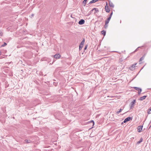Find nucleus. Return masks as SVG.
<instances>
[{
    "label": "nucleus",
    "mask_w": 151,
    "mask_h": 151,
    "mask_svg": "<svg viewBox=\"0 0 151 151\" xmlns=\"http://www.w3.org/2000/svg\"><path fill=\"white\" fill-rule=\"evenodd\" d=\"M135 100H134L129 104V106L130 107L131 109L133 108L134 106V105L135 103Z\"/></svg>",
    "instance_id": "obj_1"
},
{
    "label": "nucleus",
    "mask_w": 151,
    "mask_h": 151,
    "mask_svg": "<svg viewBox=\"0 0 151 151\" xmlns=\"http://www.w3.org/2000/svg\"><path fill=\"white\" fill-rule=\"evenodd\" d=\"M133 88L135 90L137 91H138V94H139L141 91H142V89L139 87H133Z\"/></svg>",
    "instance_id": "obj_2"
},
{
    "label": "nucleus",
    "mask_w": 151,
    "mask_h": 151,
    "mask_svg": "<svg viewBox=\"0 0 151 151\" xmlns=\"http://www.w3.org/2000/svg\"><path fill=\"white\" fill-rule=\"evenodd\" d=\"M132 118H131L130 117H128L127 118H126L124 120V121L123 122H122V124H123V123H125L127 122L130 121V120L132 119Z\"/></svg>",
    "instance_id": "obj_3"
},
{
    "label": "nucleus",
    "mask_w": 151,
    "mask_h": 151,
    "mask_svg": "<svg viewBox=\"0 0 151 151\" xmlns=\"http://www.w3.org/2000/svg\"><path fill=\"white\" fill-rule=\"evenodd\" d=\"M136 64L137 63H136L132 65L131 66L129 67V69L132 70H134L135 68V67H136Z\"/></svg>",
    "instance_id": "obj_4"
},
{
    "label": "nucleus",
    "mask_w": 151,
    "mask_h": 151,
    "mask_svg": "<svg viewBox=\"0 0 151 151\" xmlns=\"http://www.w3.org/2000/svg\"><path fill=\"white\" fill-rule=\"evenodd\" d=\"M143 127V126L140 125L137 127V131L139 132H141V130Z\"/></svg>",
    "instance_id": "obj_5"
},
{
    "label": "nucleus",
    "mask_w": 151,
    "mask_h": 151,
    "mask_svg": "<svg viewBox=\"0 0 151 151\" xmlns=\"http://www.w3.org/2000/svg\"><path fill=\"white\" fill-rule=\"evenodd\" d=\"M85 23V21L83 19H81L78 22V24L80 25L83 24Z\"/></svg>",
    "instance_id": "obj_6"
},
{
    "label": "nucleus",
    "mask_w": 151,
    "mask_h": 151,
    "mask_svg": "<svg viewBox=\"0 0 151 151\" xmlns=\"http://www.w3.org/2000/svg\"><path fill=\"white\" fill-rule=\"evenodd\" d=\"M105 9L107 12L108 13L110 12V10L108 8V6H107V4L106 5L105 7Z\"/></svg>",
    "instance_id": "obj_7"
},
{
    "label": "nucleus",
    "mask_w": 151,
    "mask_h": 151,
    "mask_svg": "<svg viewBox=\"0 0 151 151\" xmlns=\"http://www.w3.org/2000/svg\"><path fill=\"white\" fill-rule=\"evenodd\" d=\"M54 57L56 59H59L60 58V55L59 54H55L54 55Z\"/></svg>",
    "instance_id": "obj_8"
},
{
    "label": "nucleus",
    "mask_w": 151,
    "mask_h": 151,
    "mask_svg": "<svg viewBox=\"0 0 151 151\" xmlns=\"http://www.w3.org/2000/svg\"><path fill=\"white\" fill-rule=\"evenodd\" d=\"M147 96H144L142 97H141L139 99V100L140 101H142L145 99L147 97Z\"/></svg>",
    "instance_id": "obj_9"
},
{
    "label": "nucleus",
    "mask_w": 151,
    "mask_h": 151,
    "mask_svg": "<svg viewBox=\"0 0 151 151\" xmlns=\"http://www.w3.org/2000/svg\"><path fill=\"white\" fill-rule=\"evenodd\" d=\"M111 19V18L109 17L108 18V19H107L106 20V21H105V23H106V24H108Z\"/></svg>",
    "instance_id": "obj_10"
},
{
    "label": "nucleus",
    "mask_w": 151,
    "mask_h": 151,
    "mask_svg": "<svg viewBox=\"0 0 151 151\" xmlns=\"http://www.w3.org/2000/svg\"><path fill=\"white\" fill-rule=\"evenodd\" d=\"M109 6H110L112 7H114V5L113 3L111 2H109Z\"/></svg>",
    "instance_id": "obj_11"
},
{
    "label": "nucleus",
    "mask_w": 151,
    "mask_h": 151,
    "mask_svg": "<svg viewBox=\"0 0 151 151\" xmlns=\"http://www.w3.org/2000/svg\"><path fill=\"white\" fill-rule=\"evenodd\" d=\"M84 42H85V39H83L82 40L81 42L80 45L83 46V45L84 44Z\"/></svg>",
    "instance_id": "obj_12"
},
{
    "label": "nucleus",
    "mask_w": 151,
    "mask_h": 151,
    "mask_svg": "<svg viewBox=\"0 0 151 151\" xmlns=\"http://www.w3.org/2000/svg\"><path fill=\"white\" fill-rule=\"evenodd\" d=\"M99 0H92L90 1L89 4H91L94 3H95L96 1H98Z\"/></svg>",
    "instance_id": "obj_13"
},
{
    "label": "nucleus",
    "mask_w": 151,
    "mask_h": 151,
    "mask_svg": "<svg viewBox=\"0 0 151 151\" xmlns=\"http://www.w3.org/2000/svg\"><path fill=\"white\" fill-rule=\"evenodd\" d=\"M142 140H143V139H142V138H141L140 139V140L137 142V143L138 144H139V143H140L141 142H142Z\"/></svg>",
    "instance_id": "obj_14"
},
{
    "label": "nucleus",
    "mask_w": 151,
    "mask_h": 151,
    "mask_svg": "<svg viewBox=\"0 0 151 151\" xmlns=\"http://www.w3.org/2000/svg\"><path fill=\"white\" fill-rule=\"evenodd\" d=\"M101 34L104 36H105L106 35V32L104 30H102L101 32Z\"/></svg>",
    "instance_id": "obj_15"
},
{
    "label": "nucleus",
    "mask_w": 151,
    "mask_h": 151,
    "mask_svg": "<svg viewBox=\"0 0 151 151\" xmlns=\"http://www.w3.org/2000/svg\"><path fill=\"white\" fill-rule=\"evenodd\" d=\"M93 10H95V13H97L99 12V10H98V9H96V8H95L93 9L91 11H92Z\"/></svg>",
    "instance_id": "obj_16"
},
{
    "label": "nucleus",
    "mask_w": 151,
    "mask_h": 151,
    "mask_svg": "<svg viewBox=\"0 0 151 151\" xmlns=\"http://www.w3.org/2000/svg\"><path fill=\"white\" fill-rule=\"evenodd\" d=\"M87 0H84L83 2V4L84 6H85Z\"/></svg>",
    "instance_id": "obj_17"
},
{
    "label": "nucleus",
    "mask_w": 151,
    "mask_h": 151,
    "mask_svg": "<svg viewBox=\"0 0 151 151\" xmlns=\"http://www.w3.org/2000/svg\"><path fill=\"white\" fill-rule=\"evenodd\" d=\"M151 111V106L150 107V108L148 110L147 113L148 114H150L151 113L150 112V111Z\"/></svg>",
    "instance_id": "obj_18"
},
{
    "label": "nucleus",
    "mask_w": 151,
    "mask_h": 151,
    "mask_svg": "<svg viewBox=\"0 0 151 151\" xmlns=\"http://www.w3.org/2000/svg\"><path fill=\"white\" fill-rule=\"evenodd\" d=\"M83 46V45H79V50H81L82 49Z\"/></svg>",
    "instance_id": "obj_19"
},
{
    "label": "nucleus",
    "mask_w": 151,
    "mask_h": 151,
    "mask_svg": "<svg viewBox=\"0 0 151 151\" xmlns=\"http://www.w3.org/2000/svg\"><path fill=\"white\" fill-rule=\"evenodd\" d=\"M144 56H142V57L141 58H140V60H139V61H141L142 60H144Z\"/></svg>",
    "instance_id": "obj_20"
},
{
    "label": "nucleus",
    "mask_w": 151,
    "mask_h": 151,
    "mask_svg": "<svg viewBox=\"0 0 151 151\" xmlns=\"http://www.w3.org/2000/svg\"><path fill=\"white\" fill-rule=\"evenodd\" d=\"M122 109H120L118 111H117V112H116V114H119L122 111Z\"/></svg>",
    "instance_id": "obj_21"
},
{
    "label": "nucleus",
    "mask_w": 151,
    "mask_h": 151,
    "mask_svg": "<svg viewBox=\"0 0 151 151\" xmlns=\"http://www.w3.org/2000/svg\"><path fill=\"white\" fill-rule=\"evenodd\" d=\"M7 45V44L6 42H4V44H2L1 45V47H4L5 46H6Z\"/></svg>",
    "instance_id": "obj_22"
},
{
    "label": "nucleus",
    "mask_w": 151,
    "mask_h": 151,
    "mask_svg": "<svg viewBox=\"0 0 151 151\" xmlns=\"http://www.w3.org/2000/svg\"><path fill=\"white\" fill-rule=\"evenodd\" d=\"M25 141L27 143H29L31 141L30 140H28L27 139H26L25 140Z\"/></svg>",
    "instance_id": "obj_23"
},
{
    "label": "nucleus",
    "mask_w": 151,
    "mask_h": 151,
    "mask_svg": "<svg viewBox=\"0 0 151 151\" xmlns=\"http://www.w3.org/2000/svg\"><path fill=\"white\" fill-rule=\"evenodd\" d=\"M112 14H113V12H111V13H110V14L109 15V17H110V18H111V16H112Z\"/></svg>",
    "instance_id": "obj_24"
},
{
    "label": "nucleus",
    "mask_w": 151,
    "mask_h": 151,
    "mask_svg": "<svg viewBox=\"0 0 151 151\" xmlns=\"http://www.w3.org/2000/svg\"><path fill=\"white\" fill-rule=\"evenodd\" d=\"M107 27H108V25H107V24H106V23H105V24L104 25V27L105 28H106Z\"/></svg>",
    "instance_id": "obj_25"
},
{
    "label": "nucleus",
    "mask_w": 151,
    "mask_h": 151,
    "mask_svg": "<svg viewBox=\"0 0 151 151\" xmlns=\"http://www.w3.org/2000/svg\"><path fill=\"white\" fill-rule=\"evenodd\" d=\"M87 47H88V45H86L85 46V47L84 48V50H86V49L87 48Z\"/></svg>",
    "instance_id": "obj_26"
},
{
    "label": "nucleus",
    "mask_w": 151,
    "mask_h": 151,
    "mask_svg": "<svg viewBox=\"0 0 151 151\" xmlns=\"http://www.w3.org/2000/svg\"><path fill=\"white\" fill-rule=\"evenodd\" d=\"M91 122L93 123V125H94V122L93 121L91 120Z\"/></svg>",
    "instance_id": "obj_27"
},
{
    "label": "nucleus",
    "mask_w": 151,
    "mask_h": 151,
    "mask_svg": "<svg viewBox=\"0 0 151 151\" xmlns=\"http://www.w3.org/2000/svg\"><path fill=\"white\" fill-rule=\"evenodd\" d=\"M103 18L102 17L101 18V19L100 21L101 22L103 20Z\"/></svg>",
    "instance_id": "obj_28"
},
{
    "label": "nucleus",
    "mask_w": 151,
    "mask_h": 151,
    "mask_svg": "<svg viewBox=\"0 0 151 151\" xmlns=\"http://www.w3.org/2000/svg\"><path fill=\"white\" fill-rule=\"evenodd\" d=\"M0 35H1V33H0Z\"/></svg>",
    "instance_id": "obj_29"
},
{
    "label": "nucleus",
    "mask_w": 151,
    "mask_h": 151,
    "mask_svg": "<svg viewBox=\"0 0 151 151\" xmlns=\"http://www.w3.org/2000/svg\"><path fill=\"white\" fill-rule=\"evenodd\" d=\"M137 48L135 50V51H136L137 50Z\"/></svg>",
    "instance_id": "obj_30"
}]
</instances>
